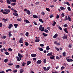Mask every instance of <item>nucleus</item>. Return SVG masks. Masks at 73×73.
Listing matches in <instances>:
<instances>
[{
  "mask_svg": "<svg viewBox=\"0 0 73 73\" xmlns=\"http://www.w3.org/2000/svg\"><path fill=\"white\" fill-rule=\"evenodd\" d=\"M42 28V25H40L39 26V29L40 31L41 30V29Z\"/></svg>",
  "mask_w": 73,
  "mask_h": 73,
  "instance_id": "24",
  "label": "nucleus"
},
{
  "mask_svg": "<svg viewBox=\"0 0 73 73\" xmlns=\"http://www.w3.org/2000/svg\"><path fill=\"white\" fill-rule=\"evenodd\" d=\"M4 11L5 12H6L8 14L11 12V10L9 9H4Z\"/></svg>",
  "mask_w": 73,
  "mask_h": 73,
  "instance_id": "2",
  "label": "nucleus"
},
{
  "mask_svg": "<svg viewBox=\"0 0 73 73\" xmlns=\"http://www.w3.org/2000/svg\"><path fill=\"white\" fill-rule=\"evenodd\" d=\"M63 27H68V25L66 24H65L64 25H63Z\"/></svg>",
  "mask_w": 73,
  "mask_h": 73,
  "instance_id": "53",
  "label": "nucleus"
},
{
  "mask_svg": "<svg viewBox=\"0 0 73 73\" xmlns=\"http://www.w3.org/2000/svg\"><path fill=\"white\" fill-rule=\"evenodd\" d=\"M60 9L61 10H65V8H64V7H60Z\"/></svg>",
  "mask_w": 73,
  "mask_h": 73,
  "instance_id": "22",
  "label": "nucleus"
},
{
  "mask_svg": "<svg viewBox=\"0 0 73 73\" xmlns=\"http://www.w3.org/2000/svg\"><path fill=\"white\" fill-rule=\"evenodd\" d=\"M52 55V52H50L47 54V56H50Z\"/></svg>",
  "mask_w": 73,
  "mask_h": 73,
  "instance_id": "10",
  "label": "nucleus"
},
{
  "mask_svg": "<svg viewBox=\"0 0 73 73\" xmlns=\"http://www.w3.org/2000/svg\"><path fill=\"white\" fill-rule=\"evenodd\" d=\"M16 68H20V65H15Z\"/></svg>",
  "mask_w": 73,
  "mask_h": 73,
  "instance_id": "30",
  "label": "nucleus"
},
{
  "mask_svg": "<svg viewBox=\"0 0 73 73\" xmlns=\"http://www.w3.org/2000/svg\"><path fill=\"white\" fill-rule=\"evenodd\" d=\"M66 54V52H64L62 54L64 57H65V56H66V54Z\"/></svg>",
  "mask_w": 73,
  "mask_h": 73,
  "instance_id": "36",
  "label": "nucleus"
},
{
  "mask_svg": "<svg viewBox=\"0 0 73 73\" xmlns=\"http://www.w3.org/2000/svg\"><path fill=\"white\" fill-rule=\"evenodd\" d=\"M58 28H59V29H60V30H62V28L59 26H58Z\"/></svg>",
  "mask_w": 73,
  "mask_h": 73,
  "instance_id": "47",
  "label": "nucleus"
},
{
  "mask_svg": "<svg viewBox=\"0 0 73 73\" xmlns=\"http://www.w3.org/2000/svg\"><path fill=\"white\" fill-rule=\"evenodd\" d=\"M29 33H28V32H26V33L25 34V35L26 36H28L29 35Z\"/></svg>",
  "mask_w": 73,
  "mask_h": 73,
  "instance_id": "45",
  "label": "nucleus"
},
{
  "mask_svg": "<svg viewBox=\"0 0 73 73\" xmlns=\"http://www.w3.org/2000/svg\"><path fill=\"white\" fill-rule=\"evenodd\" d=\"M14 26L15 27V28H16L18 26V24H14Z\"/></svg>",
  "mask_w": 73,
  "mask_h": 73,
  "instance_id": "19",
  "label": "nucleus"
},
{
  "mask_svg": "<svg viewBox=\"0 0 73 73\" xmlns=\"http://www.w3.org/2000/svg\"><path fill=\"white\" fill-rule=\"evenodd\" d=\"M0 73H5V72L4 71L0 72Z\"/></svg>",
  "mask_w": 73,
  "mask_h": 73,
  "instance_id": "64",
  "label": "nucleus"
},
{
  "mask_svg": "<svg viewBox=\"0 0 73 73\" xmlns=\"http://www.w3.org/2000/svg\"><path fill=\"white\" fill-rule=\"evenodd\" d=\"M30 64H31V61H28L27 62V65H29Z\"/></svg>",
  "mask_w": 73,
  "mask_h": 73,
  "instance_id": "23",
  "label": "nucleus"
},
{
  "mask_svg": "<svg viewBox=\"0 0 73 73\" xmlns=\"http://www.w3.org/2000/svg\"><path fill=\"white\" fill-rule=\"evenodd\" d=\"M68 20V16H66L65 17V19H64V21H66V20Z\"/></svg>",
  "mask_w": 73,
  "mask_h": 73,
  "instance_id": "25",
  "label": "nucleus"
},
{
  "mask_svg": "<svg viewBox=\"0 0 73 73\" xmlns=\"http://www.w3.org/2000/svg\"><path fill=\"white\" fill-rule=\"evenodd\" d=\"M65 69V67L64 66H62L61 67V70H64V69Z\"/></svg>",
  "mask_w": 73,
  "mask_h": 73,
  "instance_id": "35",
  "label": "nucleus"
},
{
  "mask_svg": "<svg viewBox=\"0 0 73 73\" xmlns=\"http://www.w3.org/2000/svg\"><path fill=\"white\" fill-rule=\"evenodd\" d=\"M64 39H66L67 38V36H64L62 37Z\"/></svg>",
  "mask_w": 73,
  "mask_h": 73,
  "instance_id": "33",
  "label": "nucleus"
},
{
  "mask_svg": "<svg viewBox=\"0 0 73 73\" xmlns=\"http://www.w3.org/2000/svg\"><path fill=\"white\" fill-rule=\"evenodd\" d=\"M64 31H65V32H66V33H69V32L67 31V29L66 28L64 29Z\"/></svg>",
  "mask_w": 73,
  "mask_h": 73,
  "instance_id": "13",
  "label": "nucleus"
},
{
  "mask_svg": "<svg viewBox=\"0 0 73 73\" xmlns=\"http://www.w3.org/2000/svg\"><path fill=\"white\" fill-rule=\"evenodd\" d=\"M40 39H36L35 40V42H40Z\"/></svg>",
  "mask_w": 73,
  "mask_h": 73,
  "instance_id": "40",
  "label": "nucleus"
},
{
  "mask_svg": "<svg viewBox=\"0 0 73 73\" xmlns=\"http://www.w3.org/2000/svg\"><path fill=\"white\" fill-rule=\"evenodd\" d=\"M46 49L47 50H49L50 49L49 46H47L46 48Z\"/></svg>",
  "mask_w": 73,
  "mask_h": 73,
  "instance_id": "27",
  "label": "nucleus"
},
{
  "mask_svg": "<svg viewBox=\"0 0 73 73\" xmlns=\"http://www.w3.org/2000/svg\"><path fill=\"white\" fill-rule=\"evenodd\" d=\"M11 36H12V34H11V33L9 34V37H11Z\"/></svg>",
  "mask_w": 73,
  "mask_h": 73,
  "instance_id": "62",
  "label": "nucleus"
},
{
  "mask_svg": "<svg viewBox=\"0 0 73 73\" xmlns=\"http://www.w3.org/2000/svg\"><path fill=\"white\" fill-rule=\"evenodd\" d=\"M25 45L26 46H28L29 45V43L28 42H25Z\"/></svg>",
  "mask_w": 73,
  "mask_h": 73,
  "instance_id": "41",
  "label": "nucleus"
},
{
  "mask_svg": "<svg viewBox=\"0 0 73 73\" xmlns=\"http://www.w3.org/2000/svg\"><path fill=\"white\" fill-rule=\"evenodd\" d=\"M54 57H55L54 56H53V55H52L50 56V59L54 60Z\"/></svg>",
  "mask_w": 73,
  "mask_h": 73,
  "instance_id": "4",
  "label": "nucleus"
},
{
  "mask_svg": "<svg viewBox=\"0 0 73 73\" xmlns=\"http://www.w3.org/2000/svg\"><path fill=\"white\" fill-rule=\"evenodd\" d=\"M66 4L68 6H70V4L69 3V2L66 3Z\"/></svg>",
  "mask_w": 73,
  "mask_h": 73,
  "instance_id": "57",
  "label": "nucleus"
},
{
  "mask_svg": "<svg viewBox=\"0 0 73 73\" xmlns=\"http://www.w3.org/2000/svg\"><path fill=\"white\" fill-rule=\"evenodd\" d=\"M40 46H44V44H40L39 45Z\"/></svg>",
  "mask_w": 73,
  "mask_h": 73,
  "instance_id": "56",
  "label": "nucleus"
},
{
  "mask_svg": "<svg viewBox=\"0 0 73 73\" xmlns=\"http://www.w3.org/2000/svg\"><path fill=\"white\" fill-rule=\"evenodd\" d=\"M3 14L4 15H8V13H7V12H5V11H3Z\"/></svg>",
  "mask_w": 73,
  "mask_h": 73,
  "instance_id": "48",
  "label": "nucleus"
},
{
  "mask_svg": "<svg viewBox=\"0 0 73 73\" xmlns=\"http://www.w3.org/2000/svg\"><path fill=\"white\" fill-rule=\"evenodd\" d=\"M46 10L47 11H48V12H50V9H49L48 8H46Z\"/></svg>",
  "mask_w": 73,
  "mask_h": 73,
  "instance_id": "49",
  "label": "nucleus"
},
{
  "mask_svg": "<svg viewBox=\"0 0 73 73\" xmlns=\"http://www.w3.org/2000/svg\"><path fill=\"white\" fill-rule=\"evenodd\" d=\"M38 49L40 51H43V49L42 48H38Z\"/></svg>",
  "mask_w": 73,
  "mask_h": 73,
  "instance_id": "26",
  "label": "nucleus"
},
{
  "mask_svg": "<svg viewBox=\"0 0 73 73\" xmlns=\"http://www.w3.org/2000/svg\"><path fill=\"white\" fill-rule=\"evenodd\" d=\"M25 64H26V63H25L24 62H23L22 63V66H25Z\"/></svg>",
  "mask_w": 73,
  "mask_h": 73,
  "instance_id": "42",
  "label": "nucleus"
},
{
  "mask_svg": "<svg viewBox=\"0 0 73 73\" xmlns=\"http://www.w3.org/2000/svg\"><path fill=\"white\" fill-rule=\"evenodd\" d=\"M2 20H4V22H6V21H7V19L3 18L2 19Z\"/></svg>",
  "mask_w": 73,
  "mask_h": 73,
  "instance_id": "39",
  "label": "nucleus"
},
{
  "mask_svg": "<svg viewBox=\"0 0 73 73\" xmlns=\"http://www.w3.org/2000/svg\"><path fill=\"white\" fill-rule=\"evenodd\" d=\"M58 36V34L57 33H56L53 36V38H56Z\"/></svg>",
  "mask_w": 73,
  "mask_h": 73,
  "instance_id": "11",
  "label": "nucleus"
},
{
  "mask_svg": "<svg viewBox=\"0 0 73 73\" xmlns=\"http://www.w3.org/2000/svg\"><path fill=\"white\" fill-rule=\"evenodd\" d=\"M41 62H42V61L40 60H38L36 62L37 64H40L41 63Z\"/></svg>",
  "mask_w": 73,
  "mask_h": 73,
  "instance_id": "8",
  "label": "nucleus"
},
{
  "mask_svg": "<svg viewBox=\"0 0 73 73\" xmlns=\"http://www.w3.org/2000/svg\"><path fill=\"white\" fill-rule=\"evenodd\" d=\"M54 16L53 15H51L50 16V18H52V17H53Z\"/></svg>",
  "mask_w": 73,
  "mask_h": 73,
  "instance_id": "52",
  "label": "nucleus"
},
{
  "mask_svg": "<svg viewBox=\"0 0 73 73\" xmlns=\"http://www.w3.org/2000/svg\"><path fill=\"white\" fill-rule=\"evenodd\" d=\"M42 35H43L44 36H48V34H47L43 33Z\"/></svg>",
  "mask_w": 73,
  "mask_h": 73,
  "instance_id": "29",
  "label": "nucleus"
},
{
  "mask_svg": "<svg viewBox=\"0 0 73 73\" xmlns=\"http://www.w3.org/2000/svg\"><path fill=\"white\" fill-rule=\"evenodd\" d=\"M7 2L8 4H11V2H10V1H9V0H7Z\"/></svg>",
  "mask_w": 73,
  "mask_h": 73,
  "instance_id": "37",
  "label": "nucleus"
},
{
  "mask_svg": "<svg viewBox=\"0 0 73 73\" xmlns=\"http://www.w3.org/2000/svg\"><path fill=\"white\" fill-rule=\"evenodd\" d=\"M10 66H11V65H13V63H11L8 64Z\"/></svg>",
  "mask_w": 73,
  "mask_h": 73,
  "instance_id": "63",
  "label": "nucleus"
},
{
  "mask_svg": "<svg viewBox=\"0 0 73 73\" xmlns=\"http://www.w3.org/2000/svg\"><path fill=\"white\" fill-rule=\"evenodd\" d=\"M56 58L57 59V60H59V59H60V57L58 56H56Z\"/></svg>",
  "mask_w": 73,
  "mask_h": 73,
  "instance_id": "59",
  "label": "nucleus"
},
{
  "mask_svg": "<svg viewBox=\"0 0 73 73\" xmlns=\"http://www.w3.org/2000/svg\"><path fill=\"white\" fill-rule=\"evenodd\" d=\"M39 21L40 22V23H44V21H42V20L41 19H40L39 20Z\"/></svg>",
  "mask_w": 73,
  "mask_h": 73,
  "instance_id": "28",
  "label": "nucleus"
},
{
  "mask_svg": "<svg viewBox=\"0 0 73 73\" xmlns=\"http://www.w3.org/2000/svg\"><path fill=\"white\" fill-rule=\"evenodd\" d=\"M23 40H24L23 39V38H22L20 39V40L19 41V42L20 43H23Z\"/></svg>",
  "mask_w": 73,
  "mask_h": 73,
  "instance_id": "3",
  "label": "nucleus"
},
{
  "mask_svg": "<svg viewBox=\"0 0 73 73\" xmlns=\"http://www.w3.org/2000/svg\"><path fill=\"white\" fill-rule=\"evenodd\" d=\"M59 18V15H57L56 16V18L57 19H58Z\"/></svg>",
  "mask_w": 73,
  "mask_h": 73,
  "instance_id": "60",
  "label": "nucleus"
},
{
  "mask_svg": "<svg viewBox=\"0 0 73 73\" xmlns=\"http://www.w3.org/2000/svg\"><path fill=\"white\" fill-rule=\"evenodd\" d=\"M68 20H69V21H72V18H71L69 15H68Z\"/></svg>",
  "mask_w": 73,
  "mask_h": 73,
  "instance_id": "12",
  "label": "nucleus"
},
{
  "mask_svg": "<svg viewBox=\"0 0 73 73\" xmlns=\"http://www.w3.org/2000/svg\"><path fill=\"white\" fill-rule=\"evenodd\" d=\"M26 13L28 15H31V11L29 10H27L26 12Z\"/></svg>",
  "mask_w": 73,
  "mask_h": 73,
  "instance_id": "6",
  "label": "nucleus"
},
{
  "mask_svg": "<svg viewBox=\"0 0 73 73\" xmlns=\"http://www.w3.org/2000/svg\"><path fill=\"white\" fill-rule=\"evenodd\" d=\"M4 61L5 62H7L8 61V59H5Z\"/></svg>",
  "mask_w": 73,
  "mask_h": 73,
  "instance_id": "32",
  "label": "nucleus"
},
{
  "mask_svg": "<svg viewBox=\"0 0 73 73\" xmlns=\"http://www.w3.org/2000/svg\"><path fill=\"white\" fill-rule=\"evenodd\" d=\"M24 72V70H23V69H21L20 70V73H23Z\"/></svg>",
  "mask_w": 73,
  "mask_h": 73,
  "instance_id": "16",
  "label": "nucleus"
},
{
  "mask_svg": "<svg viewBox=\"0 0 73 73\" xmlns=\"http://www.w3.org/2000/svg\"><path fill=\"white\" fill-rule=\"evenodd\" d=\"M11 5H12V6H14L16 5V3H12L11 4Z\"/></svg>",
  "mask_w": 73,
  "mask_h": 73,
  "instance_id": "43",
  "label": "nucleus"
},
{
  "mask_svg": "<svg viewBox=\"0 0 73 73\" xmlns=\"http://www.w3.org/2000/svg\"><path fill=\"white\" fill-rule=\"evenodd\" d=\"M31 57H36V54H31Z\"/></svg>",
  "mask_w": 73,
  "mask_h": 73,
  "instance_id": "7",
  "label": "nucleus"
},
{
  "mask_svg": "<svg viewBox=\"0 0 73 73\" xmlns=\"http://www.w3.org/2000/svg\"><path fill=\"white\" fill-rule=\"evenodd\" d=\"M24 22H25V23H30V22H29V21L28 20H25Z\"/></svg>",
  "mask_w": 73,
  "mask_h": 73,
  "instance_id": "14",
  "label": "nucleus"
},
{
  "mask_svg": "<svg viewBox=\"0 0 73 73\" xmlns=\"http://www.w3.org/2000/svg\"><path fill=\"white\" fill-rule=\"evenodd\" d=\"M6 72H12V70L11 69H9L6 70Z\"/></svg>",
  "mask_w": 73,
  "mask_h": 73,
  "instance_id": "18",
  "label": "nucleus"
},
{
  "mask_svg": "<svg viewBox=\"0 0 73 73\" xmlns=\"http://www.w3.org/2000/svg\"><path fill=\"white\" fill-rule=\"evenodd\" d=\"M56 22L54 21L53 23L52 24V25L54 26H55V25H56Z\"/></svg>",
  "mask_w": 73,
  "mask_h": 73,
  "instance_id": "20",
  "label": "nucleus"
},
{
  "mask_svg": "<svg viewBox=\"0 0 73 73\" xmlns=\"http://www.w3.org/2000/svg\"><path fill=\"white\" fill-rule=\"evenodd\" d=\"M61 16L62 17H64V16H65V14H64V13H62L61 14Z\"/></svg>",
  "mask_w": 73,
  "mask_h": 73,
  "instance_id": "44",
  "label": "nucleus"
},
{
  "mask_svg": "<svg viewBox=\"0 0 73 73\" xmlns=\"http://www.w3.org/2000/svg\"><path fill=\"white\" fill-rule=\"evenodd\" d=\"M68 10L69 11H71V9H70V7H68Z\"/></svg>",
  "mask_w": 73,
  "mask_h": 73,
  "instance_id": "38",
  "label": "nucleus"
},
{
  "mask_svg": "<svg viewBox=\"0 0 73 73\" xmlns=\"http://www.w3.org/2000/svg\"><path fill=\"white\" fill-rule=\"evenodd\" d=\"M12 1L14 2V3H16V0H12Z\"/></svg>",
  "mask_w": 73,
  "mask_h": 73,
  "instance_id": "55",
  "label": "nucleus"
},
{
  "mask_svg": "<svg viewBox=\"0 0 73 73\" xmlns=\"http://www.w3.org/2000/svg\"><path fill=\"white\" fill-rule=\"evenodd\" d=\"M50 67L49 66L48 67H47V68H46V70L47 71H48V70H49V69H50Z\"/></svg>",
  "mask_w": 73,
  "mask_h": 73,
  "instance_id": "46",
  "label": "nucleus"
},
{
  "mask_svg": "<svg viewBox=\"0 0 73 73\" xmlns=\"http://www.w3.org/2000/svg\"><path fill=\"white\" fill-rule=\"evenodd\" d=\"M44 29L45 28H44V27H42L41 29L42 32H44Z\"/></svg>",
  "mask_w": 73,
  "mask_h": 73,
  "instance_id": "50",
  "label": "nucleus"
},
{
  "mask_svg": "<svg viewBox=\"0 0 73 73\" xmlns=\"http://www.w3.org/2000/svg\"><path fill=\"white\" fill-rule=\"evenodd\" d=\"M18 55L19 58V59H20V60H22V57H23V55L21 54L20 53H18Z\"/></svg>",
  "mask_w": 73,
  "mask_h": 73,
  "instance_id": "1",
  "label": "nucleus"
},
{
  "mask_svg": "<svg viewBox=\"0 0 73 73\" xmlns=\"http://www.w3.org/2000/svg\"><path fill=\"white\" fill-rule=\"evenodd\" d=\"M44 31L45 32H46V33H49V31H48V30L46 29H44Z\"/></svg>",
  "mask_w": 73,
  "mask_h": 73,
  "instance_id": "21",
  "label": "nucleus"
},
{
  "mask_svg": "<svg viewBox=\"0 0 73 73\" xmlns=\"http://www.w3.org/2000/svg\"><path fill=\"white\" fill-rule=\"evenodd\" d=\"M13 15L14 16H17L19 15L18 14H17V13H13Z\"/></svg>",
  "mask_w": 73,
  "mask_h": 73,
  "instance_id": "15",
  "label": "nucleus"
},
{
  "mask_svg": "<svg viewBox=\"0 0 73 73\" xmlns=\"http://www.w3.org/2000/svg\"><path fill=\"white\" fill-rule=\"evenodd\" d=\"M13 73H17V70H14L13 71Z\"/></svg>",
  "mask_w": 73,
  "mask_h": 73,
  "instance_id": "58",
  "label": "nucleus"
},
{
  "mask_svg": "<svg viewBox=\"0 0 73 73\" xmlns=\"http://www.w3.org/2000/svg\"><path fill=\"white\" fill-rule=\"evenodd\" d=\"M13 27V25L12 24H10L9 25L8 28L9 29H11V27Z\"/></svg>",
  "mask_w": 73,
  "mask_h": 73,
  "instance_id": "9",
  "label": "nucleus"
},
{
  "mask_svg": "<svg viewBox=\"0 0 73 73\" xmlns=\"http://www.w3.org/2000/svg\"><path fill=\"white\" fill-rule=\"evenodd\" d=\"M33 17L34 18H38V17L35 15H33Z\"/></svg>",
  "mask_w": 73,
  "mask_h": 73,
  "instance_id": "17",
  "label": "nucleus"
},
{
  "mask_svg": "<svg viewBox=\"0 0 73 73\" xmlns=\"http://www.w3.org/2000/svg\"><path fill=\"white\" fill-rule=\"evenodd\" d=\"M46 59H43V62H44V63H46Z\"/></svg>",
  "mask_w": 73,
  "mask_h": 73,
  "instance_id": "51",
  "label": "nucleus"
},
{
  "mask_svg": "<svg viewBox=\"0 0 73 73\" xmlns=\"http://www.w3.org/2000/svg\"><path fill=\"white\" fill-rule=\"evenodd\" d=\"M67 61L68 62H72L73 59H67Z\"/></svg>",
  "mask_w": 73,
  "mask_h": 73,
  "instance_id": "5",
  "label": "nucleus"
},
{
  "mask_svg": "<svg viewBox=\"0 0 73 73\" xmlns=\"http://www.w3.org/2000/svg\"><path fill=\"white\" fill-rule=\"evenodd\" d=\"M41 14L42 15H45V13L44 12L42 11L41 13Z\"/></svg>",
  "mask_w": 73,
  "mask_h": 73,
  "instance_id": "54",
  "label": "nucleus"
},
{
  "mask_svg": "<svg viewBox=\"0 0 73 73\" xmlns=\"http://www.w3.org/2000/svg\"><path fill=\"white\" fill-rule=\"evenodd\" d=\"M5 54H6V55H7V56H8V55H9V53L7 51L5 52Z\"/></svg>",
  "mask_w": 73,
  "mask_h": 73,
  "instance_id": "31",
  "label": "nucleus"
},
{
  "mask_svg": "<svg viewBox=\"0 0 73 73\" xmlns=\"http://www.w3.org/2000/svg\"><path fill=\"white\" fill-rule=\"evenodd\" d=\"M8 50L9 52H12V49L11 48H10L8 49Z\"/></svg>",
  "mask_w": 73,
  "mask_h": 73,
  "instance_id": "34",
  "label": "nucleus"
},
{
  "mask_svg": "<svg viewBox=\"0 0 73 73\" xmlns=\"http://www.w3.org/2000/svg\"><path fill=\"white\" fill-rule=\"evenodd\" d=\"M3 26V24L2 23H0V27H2Z\"/></svg>",
  "mask_w": 73,
  "mask_h": 73,
  "instance_id": "61",
  "label": "nucleus"
}]
</instances>
